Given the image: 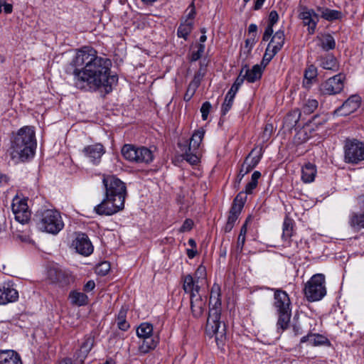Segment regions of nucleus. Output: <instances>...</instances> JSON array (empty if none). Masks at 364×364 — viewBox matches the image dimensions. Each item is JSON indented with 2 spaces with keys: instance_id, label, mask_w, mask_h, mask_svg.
Instances as JSON below:
<instances>
[{
  "instance_id": "nucleus-33",
  "label": "nucleus",
  "mask_w": 364,
  "mask_h": 364,
  "mask_svg": "<svg viewBox=\"0 0 364 364\" xmlns=\"http://www.w3.org/2000/svg\"><path fill=\"white\" fill-rule=\"evenodd\" d=\"M204 134L205 131L203 129H198L193 133L188 147V151L193 150V151H194L195 150L198 149L203 139Z\"/></svg>"
},
{
  "instance_id": "nucleus-34",
  "label": "nucleus",
  "mask_w": 364,
  "mask_h": 364,
  "mask_svg": "<svg viewBox=\"0 0 364 364\" xmlns=\"http://www.w3.org/2000/svg\"><path fill=\"white\" fill-rule=\"evenodd\" d=\"M301 115V110L299 109H295L288 113L284 119V122L289 128H293L296 126Z\"/></svg>"
},
{
  "instance_id": "nucleus-38",
  "label": "nucleus",
  "mask_w": 364,
  "mask_h": 364,
  "mask_svg": "<svg viewBox=\"0 0 364 364\" xmlns=\"http://www.w3.org/2000/svg\"><path fill=\"white\" fill-rule=\"evenodd\" d=\"M318 102L314 99H308L304 103L301 111L305 114L313 113L318 107Z\"/></svg>"
},
{
  "instance_id": "nucleus-21",
  "label": "nucleus",
  "mask_w": 364,
  "mask_h": 364,
  "mask_svg": "<svg viewBox=\"0 0 364 364\" xmlns=\"http://www.w3.org/2000/svg\"><path fill=\"white\" fill-rule=\"evenodd\" d=\"M94 343L95 336L92 333L85 336L77 355V358L80 359V361L82 362L85 359L92 348Z\"/></svg>"
},
{
  "instance_id": "nucleus-10",
  "label": "nucleus",
  "mask_w": 364,
  "mask_h": 364,
  "mask_svg": "<svg viewBox=\"0 0 364 364\" xmlns=\"http://www.w3.org/2000/svg\"><path fill=\"white\" fill-rule=\"evenodd\" d=\"M136 334L139 338H142V343L139 350L143 353H148L150 350L155 348L159 343L157 337H153V326L149 323H142L136 329Z\"/></svg>"
},
{
  "instance_id": "nucleus-20",
  "label": "nucleus",
  "mask_w": 364,
  "mask_h": 364,
  "mask_svg": "<svg viewBox=\"0 0 364 364\" xmlns=\"http://www.w3.org/2000/svg\"><path fill=\"white\" fill-rule=\"evenodd\" d=\"M360 105V97L358 95H352L343 102L341 107L336 110V112H340L344 110L341 114L348 115L357 110Z\"/></svg>"
},
{
  "instance_id": "nucleus-59",
  "label": "nucleus",
  "mask_w": 364,
  "mask_h": 364,
  "mask_svg": "<svg viewBox=\"0 0 364 364\" xmlns=\"http://www.w3.org/2000/svg\"><path fill=\"white\" fill-rule=\"evenodd\" d=\"M119 328L122 331H127L129 328V324L126 320L120 321L117 322Z\"/></svg>"
},
{
  "instance_id": "nucleus-28",
  "label": "nucleus",
  "mask_w": 364,
  "mask_h": 364,
  "mask_svg": "<svg viewBox=\"0 0 364 364\" xmlns=\"http://www.w3.org/2000/svg\"><path fill=\"white\" fill-rule=\"evenodd\" d=\"M317 11L320 13L321 18L328 21L339 20L343 17L342 12L338 10H333L325 7H318Z\"/></svg>"
},
{
  "instance_id": "nucleus-50",
  "label": "nucleus",
  "mask_w": 364,
  "mask_h": 364,
  "mask_svg": "<svg viewBox=\"0 0 364 364\" xmlns=\"http://www.w3.org/2000/svg\"><path fill=\"white\" fill-rule=\"evenodd\" d=\"M327 121V118L324 116L322 117H320L318 115H315L312 119L309 122L310 124H312L313 125H315L316 127H318L319 125H323L325 124Z\"/></svg>"
},
{
  "instance_id": "nucleus-12",
  "label": "nucleus",
  "mask_w": 364,
  "mask_h": 364,
  "mask_svg": "<svg viewBox=\"0 0 364 364\" xmlns=\"http://www.w3.org/2000/svg\"><path fill=\"white\" fill-rule=\"evenodd\" d=\"M345 79V75L341 73L329 77L320 85L321 94L334 95L340 93L343 89Z\"/></svg>"
},
{
  "instance_id": "nucleus-24",
  "label": "nucleus",
  "mask_w": 364,
  "mask_h": 364,
  "mask_svg": "<svg viewBox=\"0 0 364 364\" xmlns=\"http://www.w3.org/2000/svg\"><path fill=\"white\" fill-rule=\"evenodd\" d=\"M285 41L284 33L283 31H277L272 36L267 46V50H272L274 53H277L283 47Z\"/></svg>"
},
{
  "instance_id": "nucleus-14",
  "label": "nucleus",
  "mask_w": 364,
  "mask_h": 364,
  "mask_svg": "<svg viewBox=\"0 0 364 364\" xmlns=\"http://www.w3.org/2000/svg\"><path fill=\"white\" fill-rule=\"evenodd\" d=\"M18 299V292L11 281L0 284V305L14 302Z\"/></svg>"
},
{
  "instance_id": "nucleus-9",
  "label": "nucleus",
  "mask_w": 364,
  "mask_h": 364,
  "mask_svg": "<svg viewBox=\"0 0 364 364\" xmlns=\"http://www.w3.org/2000/svg\"><path fill=\"white\" fill-rule=\"evenodd\" d=\"M346 163L357 164L364 160V143L356 139H346L343 146Z\"/></svg>"
},
{
  "instance_id": "nucleus-31",
  "label": "nucleus",
  "mask_w": 364,
  "mask_h": 364,
  "mask_svg": "<svg viewBox=\"0 0 364 364\" xmlns=\"http://www.w3.org/2000/svg\"><path fill=\"white\" fill-rule=\"evenodd\" d=\"M316 174V166L311 164L307 163L301 170V179L304 183H311L314 181Z\"/></svg>"
},
{
  "instance_id": "nucleus-27",
  "label": "nucleus",
  "mask_w": 364,
  "mask_h": 364,
  "mask_svg": "<svg viewBox=\"0 0 364 364\" xmlns=\"http://www.w3.org/2000/svg\"><path fill=\"white\" fill-rule=\"evenodd\" d=\"M300 342H308L311 346H318L328 343V340L327 338L320 334L309 333L308 335L303 336L301 338Z\"/></svg>"
},
{
  "instance_id": "nucleus-8",
  "label": "nucleus",
  "mask_w": 364,
  "mask_h": 364,
  "mask_svg": "<svg viewBox=\"0 0 364 364\" xmlns=\"http://www.w3.org/2000/svg\"><path fill=\"white\" fill-rule=\"evenodd\" d=\"M102 183L106 196L115 198L117 200L124 204L127 187L123 181L114 175H103Z\"/></svg>"
},
{
  "instance_id": "nucleus-30",
  "label": "nucleus",
  "mask_w": 364,
  "mask_h": 364,
  "mask_svg": "<svg viewBox=\"0 0 364 364\" xmlns=\"http://www.w3.org/2000/svg\"><path fill=\"white\" fill-rule=\"evenodd\" d=\"M263 155V149L262 146L254 148L245 159L252 168H255L260 161Z\"/></svg>"
},
{
  "instance_id": "nucleus-49",
  "label": "nucleus",
  "mask_w": 364,
  "mask_h": 364,
  "mask_svg": "<svg viewBox=\"0 0 364 364\" xmlns=\"http://www.w3.org/2000/svg\"><path fill=\"white\" fill-rule=\"evenodd\" d=\"M211 109V104L209 102H205L203 103L200 107V112L202 114V119L206 120Z\"/></svg>"
},
{
  "instance_id": "nucleus-23",
  "label": "nucleus",
  "mask_w": 364,
  "mask_h": 364,
  "mask_svg": "<svg viewBox=\"0 0 364 364\" xmlns=\"http://www.w3.org/2000/svg\"><path fill=\"white\" fill-rule=\"evenodd\" d=\"M0 364H22V361L15 350H0Z\"/></svg>"
},
{
  "instance_id": "nucleus-44",
  "label": "nucleus",
  "mask_w": 364,
  "mask_h": 364,
  "mask_svg": "<svg viewBox=\"0 0 364 364\" xmlns=\"http://www.w3.org/2000/svg\"><path fill=\"white\" fill-rule=\"evenodd\" d=\"M235 97H230V95L226 94L224 102L222 105L221 112L223 115H225L231 109Z\"/></svg>"
},
{
  "instance_id": "nucleus-29",
  "label": "nucleus",
  "mask_w": 364,
  "mask_h": 364,
  "mask_svg": "<svg viewBox=\"0 0 364 364\" xmlns=\"http://www.w3.org/2000/svg\"><path fill=\"white\" fill-rule=\"evenodd\" d=\"M318 75L317 68L314 65H309L305 69L303 85L306 88H309L313 82L316 80Z\"/></svg>"
},
{
  "instance_id": "nucleus-64",
  "label": "nucleus",
  "mask_w": 364,
  "mask_h": 364,
  "mask_svg": "<svg viewBox=\"0 0 364 364\" xmlns=\"http://www.w3.org/2000/svg\"><path fill=\"white\" fill-rule=\"evenodd\" d=\"M293 331L295 336L300 335L303 333V331L301 329V326L299 323H295L293 326Z\"/></svg>"
},
{
  "instance_id": "nucleus-36",
  "label": "nucleus",
  "mask_w": 364,
  "mask_h": 364,
  "mask_svg": "<svg viewBox=\"0 0 364 364\" xmlns=\"http://www.w3.org/2000/svg\"><path fill=\"white\" fill-rule=\"evenodd\" d=\"M69 298L73 304L77 306L85 305L87 302L88 297L82 292L73 291L69 294Z\"/></svg>"
},
{
  "instance_id": "nucleus-15",
  "label": "nucleus",
  "mask_w": 364,
  "mask_h": 364,
  "mask_svg": "<svg viewBox=\"0 0 364 364\" xmlns=\"http://www.w3.org/2000/svg\"><path fill=\"white\" fill-rule=\"evenodd\" d=\"M73 245L76 251L82 255L88 256L93 252V246L85 233H78Z\"/></svg>"
},
{
  "instance_id": "nucleus-42",
  "label": "nucleus",
  "mask_w": 364,
  "mask_h": 364,
  "mask_svg": "<svg viewBox=\"0 0 364 364\" xmlns=\"http://www.w3.org/2000/svg\"><path fill=\"white\" fill-rule=\"evenodd\" d=\"M198 85H199L198 82H196V81H193L189 84V85L187 88V90L184 95V97H183V100L185 101L188 102L191 100V99L194 95L196 90L198 87Z\"/></svg>"
},
{
  "instance_id": "nucleus-43",
  "label": "nucleus",
  "mask_w": 364,
  "mask_h": 364,
  "mask_svg": "<svg viewBox=\"0 0 364 364\" xmlns=\"http://www.w3.org/2000/svg\"><path fill=\"white\" fill-rule=\"evenodd\" d=\"M192 151L193 150L188 151V148L186 149L182 156L183 159L188 161L189 164L195 165L198 164L199 159L196 154L193 153Z\"/></svg>"
},
{
  "instance_id": "nucleus-25",
  "label": "nucleus",
  "mask_w": 364,
  "mask_h": 364,
  "mask_svg": "<svg viewBox=\"0 0 364 364\" xmlns=\"http://www.w3.org/2000/svg\"><path fill=\"white\" fill-rule=\"evenodd\" d=\"M318 46L325 51L333 50L336 47V41L329 33H321L316 36Z\"/></svg>"
},
{
  "instance_id": "nucleus-54",
  "label": "nucleus",
  "mask_w": 364,
  "mask_h": 364,
  "mask_svg": "<svg viewBox=\"0 0 364 364\" xmlns=\"http://www.w3.org/2000/svg\"><path fill=\"white\" fill-rule=\"evenodd\" d=\"M193 225V220L191 219H186L183 222L182 226L181 227L180 230L181 232L189 231L192 229Z\"/></svg>"
},
{
  "instance_id": "nucleus-45",
  "label": "nucleus",
  "mask_w": 364,
  "mask_h": 364,
  "mask_svg": "<svg viewBox=\"0 0 364 364\" xmlns=\"http://www.w3.org/2000/svg\"><path fill=\"white\" fill-rule=\"evenodd\" d=\"M197 50L193 51L191 56V61H196L199 60L205 50V45L203 43H199L197 45Z\"/></svg>"
},
{
  "instance_id": "nucleus-22",
  "label": "nucleus",
  "mask_w": 364,
  "mask_h": 364,
  "mask_svg": "<svg viewBox=\"0 0 364 364\" xmlns=\"http://www.w3.org/2000/svg\"><path fill=\"white\" fill-rule=\"evenodd\" d=\"M242 70H245L244 74L246 77V80L248 82L253 83L259 80L262 75L263 68L262 65H255L252 69H250L247 65L242 66Z\"/></svg>"
},
{
  "instance_id": "nucleus-46",
  "label": "nucleus",
  "mask_w": 364,
  "mask_h": 364,
  "mask_svg": "<svg viewBox=\"0 0 364 364\" xmlns=\"http://www.w3.org/2000/svg\"><path fill=\"white\" fill-rule=\"evenodd\" d=\"M277 53H274V51L272 50H268L267 48H266L264 55L263 56L261 65L263 68V69L266 67V65L271 61V60L273 58V57Z\"/></svg>"
},
{
  "instance_id": "nucleus-51",
  "label": "nucleus",
  "mask_w": 364,
  "mask_h": 364,
  "mask_svg": "<svg viewBox=\"0 0 364 364\" xmlns=\"http://www.w3.org/2000/svg\"><path fill=\"white\" fill-rule=\"evenodd\" d=\"M252 169H253V168H252L251 166L249 165L247 162L244 161L241 166L239 173L241 175V177H244L246 174H247L249 172H250Z\"/></svg>"
},
{
  "instance_id": "nucleus-6",
  "label": "nucleus",
  "mask_w": 364,
  "mask_h": 364,
  "mask_svg": "<svg viewBox=\"0 0 364 364\" xmlns=\"http://www.w3.org/2000/svg\"><path fill=\"white\" fill-rule=\"evenodd\" d=\"M123 157L133 163L149 164L154 159L152 151L146 146L124 144L121 150Z\"/></svg>"
},
{
  "instance_id": "nucleus-60",
  "label": "nucleus",
  "mask_w": 364,
  "mask_h": 364,
  "mask_svg": "<svg viewBox=\"0 0 364 364\" xmlns=\"http://www.w3.org/2000/svg\"><path fill=\"white\" fill-rule=\"evenodd\" d=\"M250 220V217H248L246 219L245 223L241 227V229H240V234H239L240 236H244V237L246 236V233H247V223L249 222Z\"/></svg>"
},
{
  "instance_id": "nucleus-47",
  "label": "nucleus",
  "mask_w": 364,
  "mask_h": 364,
  "mask_svg": "<svg viewBox=\"0 0 364 364\" xmlns=\"http://www.w3.org/2000/svg\"><path fill=\"white\" fill-rule=\"evenodd\" d=\"M110 265L107 262H101L96 267V272L98 274L106 275L109 271Z\"/></svg>"
},
{
  "instance_id": "nucleus-63",
  "label": "nucleus",
  "mask_w": 364,
  "mask_h": 364,
  "mask_svg": "<svg viewBox=\"0 0 364 364\" xmlns=\"http://www.w3.org/2000/svg\"><path fill=\"white\" fill-rule=\"evenodd\" d=\"M240 87L235 85L234 83L232 84V87H230V90L228 92V95H230V97H235V95L237 93V92L238 91Z\"/></svg>"
},
{
  "instance_id": "nucleus-19",
  "label": "nucleus",
  "mask_w": 364,
  "mask_h": 364,
  "mask_svg": "<svg viewBox=\"0 0 364 364\" xmlns=\"http://www.w3.org/2000/svg\"><path fill=\"white\" fill-rule=\"evenodd\" d=\"M191 310L193 317H200L205 311L206 300L200 294H192L190 296Z\"/></svg>"
},
{
  "instance_id": "nucleus-4",
  "label": "nucleus",
  "mask_w": 364,
  "mask_h": 364,
  "mask_svg": "<svg viewBox=\"0 0 364 364\" xmlns=\"http://www.w3.org/2000/svg\"><path fill=\"white\" fill-rule=\"evenodd\" d=\"M35 220L40 230L53 235H56L64 228L60 213L55 210H38Z\"/></svg>"
},
{
  "instance_id": "nucleus-39",
  "label": "nucleus",
  "mask_w": 364,
  "mask_h": 364,
  "mask_svg": "<svg viewBox=\"0 0 364 364\" xmlns=\"http://www.w3.org/2000/svg\"><path fill=\"white\" fill-rule=\"evenodd\" d=\"M261 177V173L255 171L251 176V181L245 186V193L250 194L252 191L257 187L258 179Z\"/></svg>"
},
{
  "instance_id": "nucleus-57",
  "label": "nucleus",
  "mask_w": 364,
  "mask_h": 364,
  "mask_svg": "<svg viewBox=\"0 0 364 364\" xmlns=\"http://www.w3.org/2000/svg\"><path fill=\"white\" fill-rule=\"evenodd\" d=\"M245 70H240L238 77L236 78L235 81L234 82V84L240 87L242 84L243 83L244 80H246V77L245 74L243 73Z\"/></svg>"
},
{
  "instance_id": "nucleus-17",
  "label": "nucleus",
  "mask_w": 364,
  "mask_h": 364,
  "mask_svg": "<svg viewBox=\"0 0 364 364\" xmlns=\"http://www.w3.org/2000/svg\"><path fill=\"white\" fill-rule=\"evenodd\" d=\"M299 16L302 20L304 25L308 26L309 33L313 34L319 21L318 15L314 10L304 8Z\"/></svg>"
},
{
  "instance_id": "nucleus-11",
  "label": "nucleus",
  "mask_w": 364,
  "mask_h": 364,
  "mask_svg": "<svg viewBox=\"0 0 364 364\" xmlns=\"http://www.w3.org/2000/svg\"><path fill=\"white\" fill-rule=\"evenodd\" d=\"M124 204L122 202L105 195L102 201L95 207L94 210L100 215H112L124 209Z\"/></svg>"
},
{
  "instance_id": "nucleus-26",
  "label": "nucleus",
  "mask_w": 364,
  "mask_h": 364,
  "mask_svg": "<svg viewBox=\"0 0 364 364\" xmlns=\"http://www.w3.org/2000/svg\"><path fill=\"white\" fill-rule=\"evenodd\" d=\"M183 289L186 293L190 294H199L200 287L197 284L198 282L195 281L191 274H187L183 277Z\"/></svg>"
},
{
  "instance_id": "nucleus-13",
  "label": "nucleus",
  "mask_w": 364,
  "mask_h": 364,
  "mask_svg": "<svg viewBox=\"0 0 364 364\" xmlns=\"http://www.w3.org/2000/svg\"><path fill=\"white\" fill-rule=\"evenodd\" d=\"M27 200V198H21L16 196L14 198L11 204L12 212L16 220L22 224L27 223L31 217Z\"/></svg>"
},
{
  "instance_id": "nucleus-53",
  "label": "nucleus",
  "mask_w": 364,
  "mask_h": 364,
  "mask_svg": "<svg viewBox=\"0 0 364 364\" xmlns=\"http://www.w3.org/2000/svg\"><path fill=\"white\" fill-rule=\"evenodd\" d=\"M245 242V237L238 235L237 245H236V252L237 253L242 252Z\"/></svg>"
},
{
  "instance_id": "nucleus-3",
  "label": "nucleus",
  "mask_w": 364,
  "mask_h": 364,
  "mask_svg": "<svg viewBox=\"0 0 364 364\" xmlns=\"http://www.w3.org/2000/svg\"><path fill=\"white\" fill-rule=\"evenodd\" d=\"M220 287L214 284L212 287L209 306L208 317L205 331L208 336H215L218 347L224 345L226 340L225 325L221 326L220 319L221 315Z\"/></svg>"
},
{
  "instance_id": "nucleus-56",
  "label": "nucleus",
  "mask_w": 364,
  "mask_h": 364,
  "mask_svg": "<svg viewBox=\"0 0 364 364\" xmlns=\"http://www.w3.org/2000/svg\"><path fill=\"white\" fill-rule=\"evenodd\" d=\"M256 43V38L255 36V34H253L252 36H250L248 38L246 39L245 41V48H248V52L250 51V50L252 49V48L253 47V46Z\"/></svg>"
},
{
  "instance_id": "nucleus-16",
  "label": "nucleus",
  "mask_w": 364,
  "mask_h": 364,
  "mask_svg": "<svg viewBox=\"0 0 364 364\" xmlns=\"http://www.w3.org/2000/svg\"><path fill=\"white\" fill-rule=\"evenodd\" d=\"M48 275L53 283L58 284L61 287L68 285L73 279L68 272L58 267L50 268L48 272Z\"/></svg>"
},
{
  "instance_id": "nucleus-52",
  "label": "nucleus",
  "mask_w": 364,
  "mask_h": 364,
  "mask_svg": "<svg viewBox=\"0 0 364 364\" xmlns=\"http://www.w3.org/2000/svg\"><path fill=\"white\" fill-rule=\"evenodd\" d=\"M273 33V26L268 24L265 28V31L263 34L262 40L264 41H267Z\"/></svg>"
},
{
  "instance_id": "nucleus-7",
  "label": "nucleus",
  "mask_w": 364,
  "mask_h": 364,
  "mask_svg": "<svg viewBox=\"0 0 364 364\" xmlns=\"http://www.w3.org/2000/svg\"><path fill=\"white\" fill-rule=\"evenodd\" d=\"M304 295L309 301L321 300L326 294L325 277L323 274H316L305 284Z\"/></svg>"
},
{
  "instance_id": "nucleus-37",
  "label": "nucleus",
  "mask_w": 364,
  "mask_h": 364,
  "mask_svg": "<svg viewBox=\"0 0 364 364\" xmlns=\"http://www.w3.org/2000/svg\"><path fill=\"white\" fill-rule=\"evenodd\" d=\"M192 29L193 23L191 21H186L184 23H181L178 27L177 32L178 36L186 40Z\"/></svg>"
},
{
  "instance_id": "nucleus-41",
  "label": "nucleus",
  "mask_w": 364,
  "mask_h": 364,
  "mask_svg": "<svg viewBox=\"0 0 364 364\" xmlns=\"http://www.w3.org/2000/svg\"><path fill=\"white\" fill-rule=\"evenodd\" d=\"M246 200V196H244L243 192L239 193L237 196L235 198L231 208H235L237 211H242L245 203Z\"/></svg>"
},
{
  "instance_id": "nucleus-61",
  "label": "nucleus",
  "mask_w": 364,
  "mask_h": 364,
  "mask_svg": "<svg viewBox=\"0 0 364 364\" xmlns=\"http://www.w3.org/2000/svg\"><path fill=\"white\" fill-rule=\"evenodd\" d=\"M9 180L10 178L7 175L0 172V186H5L8 184Z\"/></svg>"
},
{
  "instance_id": "nucleus-62",
  "label": "nucleus",
  "mask_w": 364,
  "mask_h": 364,
  "mask_svg": "<svg viewBox=\"0 0 364 364\" xmlns=\"http://www.w3.org/2000/svg\"><path fill=\"white\" fill-rule=\"evenodd\" d=\"M248 32L250 36L255 34V36L256 37L257 33V26L255 23H251L248 27Z\"/></svg>"
},
{
  "instance_id": "nucleus-40",
  "label": "nucleus",
  "mask_w": 364,
  "mask_h": 364,
  "mask_svg": "<svg viewBox=\"0 0 364 364\" xmlns=\"http://www.w3.org/2000/svg\"><path fill=\"white\" fill-rule=\"evenodd\" d=\"M293 223L292 220L289 218H285L283 223V234L282 238L284 240L289 239L292 235Z\"/></svg>"
},
{
  "instance_id": "nucleus-32",
  "label": "nucleus",
  "mask_w": 364,
  "mask_h": 364,
  "mask_svg": "<svg viewBox=\"0 0 364 364\" xmlns=\"http://www.w3.org/2000/svg\"><path fill=\"white\" fill-rule=\"evenodd\" d=\"M320 65L325 70L336 71L338 69V64L336 58L331 55L321 56L319 58Z\"/></svg>"
},
{
  "instance_id": "nucleus-2",
  "label": "nucleus",
  "mask_w": 364,
  "mask_h": 364,
  "mask_svg": "<svg viewBox=\"0 0 364 364\" xmlns=\"http://www.w3.org/2000/svg\"><path fill=\"white\" fill-rule=\"evenodd\" d=\"M36 148L33 127L25 126L14 134L9 153L15 163L24 162L33 157Z\"/></svg>"
},
{
  "instance_id": "nucleus-35",
  "label": "nucleus",
  "mask_w": 364,
  "mask_h": 364,
  "mask_svg": "<svg viewBox=\"0 0 364 364\" xmlns=\"http://www.w3.org/2000/svg\"><path fill=\"white\" fill-rule=\"evenodd\" d=\"M349 224L351 228L356 230H360V229L364 228V213H353L350 217Z\"/></svg>"
},
{
  "instance_id": "nucleus-5",
  "label": "nucleus",
  "mask_w": 364,
  "mask_h": 364,
  "mask_svg": "<svg viewBox=\"0 0 364 364\" xmlns=\"http://www.w3.org/2000/svg\"><path fill=\"white\" fill-rule=\"evenodd\" d=\"M274 300V306L278 314L277 328L284 331L289 327L291 316L290 299L285 291L276 289Z\"/></svg>"
},
{
  "instance_id": "nucleus-18",
  "label": "nucleus",
  "mask_w": 364,
  "mask_h": 364,
  "mask_svg": "<svg viewBox=\"0 0 364 364\" xmlns=\"http://www.w3.org/2000/svg\"><path fill=\"white\" fill-rule=\"evenodd\" d=\"M85 156L94 164H98L105 150L102 144H95L85 146L82 149Z\"/></svg>"
},
{
  "instance_id": "nucleus-48",
  "label": "nucleus",
  "mask_w": 364,
  "mask_h": 364,
  "mask_svg": "<svg viewBox=\"0 0 364 364\" xmlns=\"http://www.w3.org/2000/svg\"><path fill=\"white\" fill-rule=\"evenodd\" d=\"M240 213H241L240 211L236 210L235 208H230V210L229 211V215H228L227 222L230 223L231 224L235 225V223L236 220H237Z\"/></svg>"
},
{
  "instance_id": "nucleus-1",
  "label": "nucleus",
  "mask_w": 364,
  "mask_h": 364,
  "mask_svg": "<svg viewBox=\"0 0 364 364\" xmlns=\"http://www.w3.org/2000/svg\"><path fill=\"white\" fill-rule=\"evenodd\" d=\"M111 61L97 55L90 47L77 50L66 73L73 77L74 85L86 91H97L105 87L109 92L112 86L117 82V75H110Z\"/></svg>"
},
{
  "instance_id": "nucleus-55",
  "label": "nucleus",
  "mask_w": 364,
  "mask_h": 364,
  "mask_svg": "<svg viewBox=\"0 0 364 364\" xmlns=\"http://www.w3.org/2000/svg\"><path fill=\"white\" fill-rule=\"evenodd\" d=\"M279 20V15L274 10L272 11L269 15L268 24L274 26Z\"/></svg>"
},
{
  "instance_id": "nucleus-58",
  "label": "nucleus",
  "mask_w": 364,
  "mask_h": 364,
  "mask_svg": "<svg viewBox=\"0 0 364 364\" xmlns=\"http://www.w3.org/2000/svg\"><path fill=\"white\" fill-rule=\"evenodd\" d=\"M95 287V283L93 280H89L84 286V291H90L94 289Z\"/></svg>"
}]
</instances>
